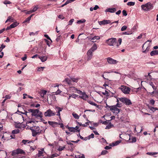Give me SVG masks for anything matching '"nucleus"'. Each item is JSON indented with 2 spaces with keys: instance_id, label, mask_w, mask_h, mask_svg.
<instances>
[{
  "instance_id": "obj_51",
  "label": "nucleus",
  "mask_w": 158,
  "mask_h": 158,
  "mask_svg": "<svg viewBox=\"0 0 158 158\" xmlns=\"http://www.w3.org/2000/svg\"><path fill=\"white\" fill-rule=\"evenodd\" d=\"M79 127L78 126H76L75 127H74L75 129V130L77 131V132H79L80 131V129H78Z\"/></svg>"
},
{
  "instance_id": "obj_35",
  "label": "nucleus",
  "mask_w": 158,
  "mask_h": 158,
  "mask_svg": "<svg viewBox=\"0 0 158 158\" xmlns=\"http://www.w3.org/2000/svg\"><path fill=\"white\" fill-rule=\"evenodd\" d=\"M72 115L75 119H78L79 118V116L77 114L73 112L72 113Z\"/></svg>"
},
{
  "instance_id": "obj_59",
  "label": "nucleus",
  "mask_w": 158,
  "mask_h": 158,
  "mask_svg": "<svg viewBox=\"0 0 158 158\" xmlns=\"http://www.w3.org/2000/svg\"><path fill=\"white\" fill-rule=\"evenodd\" d=\"M77 158H85L84 155H80L78 156Z\"/></svg>"
},
{
  "instance_id": "obj_26",
  "label": "nucleus",
  "mask_w": 158,
  "mask_h": 158,
  "mask_svg": "<svg viewBox=\"0 0 158 158\" xmlns=\"http://www.w3.org/2000/svg\"><path fill=\"white\" fill-rule=\"evenodd\" d=\"M97 45L96 44H94L91 48L90 49L91 50L93 51V52L97 49Z\"/></svg>"
},
{
  "instance_id": "obj_23",
  "label": "nucleus",
  "mask_w": 158,
  "mask_h": 158,
  "mask_svg": "<svg viewBox=\"0 0 158 158\" xmlns=\"http://www.w3.org/2000/svg\"><path fill=\"white\" fill-rule=\"evenodd\" d=\"M64 81L66 82L69 85H72V81L70 78H66Z\"/></svg>"
},
{
  "instance_id": "obj_25",
  "label": "nucleus",
  "mask_w": 158,
  "mask_h": 158,
  "mask_svg": "<svg viewBox=\"0 0 158 158\" xmlns=\"http://www.w3.org/2000/svg\"><path fill=\"white\" fill-rule=\"evenodd\" d=\"M88 102L91 105L95 106L97 107V108H99V106L98 105L96 104L94 102L91 101H88Z\"/></svg>"
},
{
  "instance_id": "obj_16",
  "label": "nucleus",
  "mask_w": 158,
  "mask_h": 158,
  "mask_svg": "<svg viewBox=\"0 0 158 158\" xmlns=\"http://www.w3.org/2000/svg\"><path fill=\"white\" fill-rule=\"evenodd\" d=\"M80 97L85 100H86L88 98V96L84 92H83Z\"/></svg>"
},
{
  "instance_id": "obj_47",
  "label": "nucleus",
  "mask_w": 158,
  "mask_h": 158,
  "mask_svg": "<svg viewBox=\"0 0 158 158\" xmlns=\"http://www.w3.org/2000/svg\"><path fill=\"white\" fill-rule=\"evenodd\" d=\"M85 21L86 20L85 19H82L80 20H78L77 23H84L85 22Z\"/></svg>"
},
{
  "instance_id": "obj_57",
  "label": "nucleus",
  "mask_w": 158,
  "mask_h": 158,
  "mask_svg": "<svg viewBox=\"0 0 158 158\" xmlns=\"http://www.w3.org/2000/svg\"><path fill=\"white\" fill-rule=\"evenodd\" d=\"M59 155L56 153L53 154L51 156L52 158H53L55 157H57Z\"/></svg>"
},
{
  "instance_id": "obj_4",
  "label": "nucleus",
  "mask_w": 158,
  "mask_h": 158,
  "mask_svg": "<svg viewBox=\"0 0 158 158\" xmlns=\"http://www.w3.org/2000/svg\"><path fill=\"white\" fill-rule=\"evenodd\" d=\"M151 41L148 40L146 42L143 46V52L146 53L148 52L149 50L150 47V43H148V42H151Z\"/></svg>"
},
{
  "instance_id": "obj_22",
  "label": "nucleus",
  "mask_w": 158,
  "mask_h": 158,
  "mask_svg": "<svg viewBox=\"0 0 158 158\" xmlns=\"http://www.w3.org/2000/svg\"><path fill=\"white\" fill-rule=\"evenodd\" d=\"M87 120L88 121V122L85 123V124H82L81 123H79V122H78V124L80 126H82V127H86L88 125H89V123L90 122V121H89L88 120Z\"/></svg>"
},
{
  "instance_id": "obj_28",
  "label": "nucleus",
  "mask_w": 158,
  "mask_h": 158,
  "mask_svg": "<svg viewBox=\"0 0 158 158\" xmlns=\"http://www.w3.org/2000/svg\"><path fill=\"white\" fill-rule=\"evenodd\" d=\"M8 21L13 22H14V19L11 16H9L8 17L7 20L6 21L5 23H6Z\"/></svg>"
},
{
  "instance_id": "obj_58",
  "label": "nucleus",
  "mask_w": 158,
  "mask_h": 158,
  "mask_svg": "<svg viewBox=\"0 0 158 158\" xmlns=\"http://www.w3.org/2000/svg\"><path fill=\"white\" fill-rule=\"evenodd\" d=\"M44 40L46 42L47 44L49 46H50V43L46 39H44Z\"/></svg>"
},
{
  "instance_id": "obj_44",
  "label": "nucleus",
  "mask_w": 158,
  "mask_h": 158,
  "mask_svg": "<svg viewBox=\"0 0 158 158\" xmlns=\"http://www.w3.org/2000/svg\"><path fill=\"white\" fill-rule=\"evenodd\" d=\"M135 3L133 2H129L127 3V5L128 6H133L135 5Z\"/></svg>"
},
{
  "instance_id": "obj_5",
  "label": "nucleus",
  "mask_w": 158,
  "mask_h": 158,
  "mask_svg": "<svg viewBox=\"0 0 158 158\" xmlns=\"http://www.w3.org/2000/svg\"><path fill=\"white\" fill-rule=\"evenodd\" d=\"M125 94H129L130 91V88L126 86L122 85L119 88Z\"/></svg>"
},
{
  "instance_id": "obj_60",
  "label": "nucleus",
  "mask_w": 158,
  "mask_h": 158,
  "mask_svg": "<svg viewBox=\"0 0 158 158\" xmlns=\"http://www.w3.org/2000/svg\"><path fill=\"white\" fill-rule=\"evenodd\" d=\"M58 126L60 125L61 128L64 127V125L62 123H58Z\"/></svg>"
},
{
  "instance_id": "obj_40",
  "label": "nucleus",
  "mask_w": 158,
  "mask_h": 158,
  "mask_svg": "<svg viewBox=\"0 0 158 158\" xmlns=\"http://www.w3.org/2000/svg\"><path fill=\"white\" fill-rule=\"evenodd\" d=\"M65 148V146H64L63 147L60 146L58 149V150L59 151H61L63 150Z\"/></svg>"
},
{
  "instance_id": "obj_61",
  "label": "nucleus",
  "mask_w": 158,
  "mask_h": 158,
  "mask_svg": "<svg viewBox=\"0 0 158 158\" xmlns=\"http://www.w3.org/2000/svg\"><path fill=\"white\" fill-rule=\"evenodd\" d=\"M78 96L77 95L75 94H73L72 95H71V97L74 98H76Z\"/></svg>"
},
{
  "instance_id": "obj_42",
  "label": "nucleus",
  "mask_w": 158,
  "mask_h": 158,
  "mask_svg": "<svg viewBox=\"0 0 158 158\" xmlns=\"http://www.w3.org/2000/svg\"><path fill=\"white\" fill-rule=\"evenodd\" d=\"M44 152L43 151H38V156H43Z\"/></svg>"
},
{
  "instance_id": "obj_18",
  "label": "nucleus",
  "mask_w": 158,
  "mask_h": 158,
  "mask_svg": "<svg viewBox=\"0 0 158 158\" xmlns=\"http://www.w3.org/2000/svg\"><path fill=\"white\" fill-rule=\"evenodd\" d=\"M71 80L72 81V82H73L77 83L78 82V81L80 79V78L78 77H70Z\"/></svg>"
},
{
  "instance_id": "obj_54",
  "label": "nucleus",
  "mask_w": 158,
  "mask_h": 158,
  "mask_svg": "<svg viewBox=\"0 0 158 158\" xmlns=\"http://www.w3.org/2000/svg\"><path fill=\"white\" fill-rule=\"evenodd\" d=\"M92 57V55H87V60H90Z\"/></svg>"
},
{
  "instance_id": "obj_14",
  "label": "nucleus",
  "mask_w": 158,
  "mask_h": 158,
  "mask_svg": "<svg viewBox=\"0 0 158 158\" xmlns=\"http://www.w3.org/2000/svg\"><path fill=\"white\" fill-rule=\"evenodd\" d=\"M89 40H93L92 41V42L94 43L96 42V41L94 40V39H96L97 40H99L100 39V37L99 36H94L93 38H90V37H87Z\"/></svg>"
},
{
  "instance_id": "obj_11",
  "label": "nucleus",
  "mask_w": 158,
  "mask_h": 158,
  "mask_svg": "<svg viewBox=\"0 0 158 158\" xmlns=\"http://www.w3.org/2000/svg\"><path fill=\"white\" fill-rule=\"evenodd\" d=\"M107 61L109 64H117L118 61L116 60L113 59L110 57H108L107 58Z\"/></svg>"
},
{
  "instance_id": "obj_56",
  "label": "nucleus",
  "mask_w": 158,
  "mask_h": 158,
  "mask_svg": "<svg viewBox=\"0 0 158 158\" xmlns=\"http://www.w3.org/2000/svg\"><path fill=\"white\" fill-rule=\"evenodd\" d=\"M3 3L5 4H10L11 3V2L9 1H7L6 0Z\"/></svg>"
},
{
  "instance_id": "obj_2",
  "label": "nucleus",
  "mask_w": 158,
  "mask_h": 158,
  "mask_svg": "<svg viewBox=\"0 0 158 158\" xmlns=\"http://www.w3.org/2000/svg\"><path fill=\"white\" fill-rule=\"evenodd\" d=\"M116 40V38H112L106 40V42L109 45L113 46L115 48H118L119 45Z\"/></svg>"
},
{
  "instance_id": "obj_37",
  "label": "nucleus",
  "mask_w": 158,
  "mask_h": 158,
  "mask_svg": "<svg viewBox=\"0 0 158 158\" xmlns=\"http://www.w3.org/2000/svg\"><path fill=\"white\" fill-rule=\"evenodd\" d=\"M23 124L19 123L16 124L15 127L16 128H21L22 127Z\"/></svg>"
},
{
  "instance_id": "obj_13",
  "label": "nucleus",
  "mask_w": 158,
  "mask_h": 158,
  "mask_svg": "<svg viewBox=\"0 0 158 158\" xmlns=\"http://www.w3.org/2000/svg\"><path fill=\"white\" fill-rule=\"evenodd\" d=\"M110 23V21L109 20H104L102 21H100L99 22V24L100 25H105L106 24H107Z\"/></svg>"
},
{
  "instance_id": "obj_6",
  "label": "nucleus",
  "mask_w": 158,
  "mask_h": 158,
  "mask_svg": "<svg viewBox=\"0 0 158 158\" xmlns=\"http://www.w3.org/2000/svg\"><path fill=\"white\" fill-rule=\"evenodd\" d=\"M25 152L22 149L18 148L16 150H14L12 152L11 155L14 156L19 154H24Z\"/></svg>"
},
{
  "instance_id": "obj_9",
  "label": "nucleus",
  "mask_w": 158,
  "mask_h": 158,
  "mask_svg": "<svg viewBox=\"0 0 158 158\" xmlns=\"http://www.w3.org/2000/svg\"><path fill=\"white\" fill-rule=\"evenodd\" d=\"M120 101L127 105H131L132 103L130 100L125 98H119Z\"/></svg>"
},
{
  "instance_id": "obj_21",
  "label": "nucleus",
  "mask_w": 158,
  "mask_h": 158,
  "mask_svg": "<svg viewBox=\"0 0 158 158\" xmlns=\"http://www.w3.org/2000/svg\"><path fill=\"white\" fill-rule=\"evenodd\" d=\"M39 58L40 59L42 62H44L46 61L47 59V57L46 56H39Z\"/></svg>"
},
{
  "instance_id": "obj_3",
  "label": "nucleus",
  "mask_w": 158,
  "mask_h": 158,
  "mask_svg": "<svg viewBox=\"0 0 158 158\" xmlns=\"http://www.w3.org/2000/svg\"><path fill=\"white\" fill-rule=\"evenodd\" d=\"M141 7L142 9L145 11L150 10L153 8L152 5L150 2H148L145 5H143Z\"/></svg>"
},
{
  "instance_id": "obj_43",
  "label": "nucleus",
  "mask_w": 158,
  "mask_h": 158,
  "mask_svg": "<svg viewBox=\"0 0 158 158\" xmlns=\"http://www.w3.org/2000/svg\"><path fill=\"white\" fill-rule=\"evenodd\" d=\"M110 72H108V73H109ZM107 73V72H105L104 73V74H103L102 75V76L105 79H107V80H108V78H107L106 77H105V76H106V73Z\"/></svg>"
},
{
  "instance_id": "obj_8",
  "label": "nucleus",
  "mask_w": 158,
  "mask_h": 158,
  "mask_svg": "<svg viewBox=\"0 0 158 158\" xmlns=\"http://www.w3.org/2000/svg\"><path fill=\"white\" fill-rule=\"evenodd\" d=\"M56 114L51 109H49L47 110L44 113V115L45 117H51L55 115Z\"/></svg>"
},
{
  "instance_id": "obj_31",
  "label": "nucleus",
  "mask_w": 158,
  "mask_h": 158,
  "mask_svg": "<svg viewBox=\"0 0 158 158\" xmlns=\"http://www.w3.org/2000/svg\"><path fill=\"white\" fill-rule=\"evenodd\" d=\"M146 154L150 156H153L158 154V152H148Z\"/></svg>"
},
{
  "instance_id": "obj_55",
  "label": "nucleus",
  "mask_w": 158,
  "mask_h": 158,
  "mask_svg": "<svg viewBox=\"0 0 158 158\" xmlns=\"http://www.w3.org/2000/svg\"><path fill=\"white\" fill-rule=\"evenodd\" d=\"M44 37H46L48 39L50 40L51 41V43L52 42V41L51 39L46 34H45L44 35Z\"/></svg>"
},
{
  "instance_id": "obj_34",
  "label": "nucleus",
  "mask_w": 158,
  "mask_h": 158,
  "mask_svg": "<svg viewBox=\"0 0 158 158\" xmlns=\"http://www.w3.org/2000/svg\"><path fill=\"white\" fill-rule=\"evenodd\" d=\"M38 9V6H35L33 7V8L32 10H30V12L31 13H33V12H34L35 11H36V10H37Z\"/></svg>"
},
{
  "instance_id": "obj_45",
  "label": "nucleus",
  "mask_w": 158,
  "mask_h": 158,
  "mask_svg": "<svg viewBox=\"0 0 158 158\" xmlns=\"http://www.w3.org/2000/svg\"><path fill=\"white\" fill-rule=\"evenodd\" d=\"M127 28V27L126 26H123L121 28V31H125Z\"/></svg>"
},
{
  "instance_id": "obj_53",
  "label": "nucleus",
  "mask_w": 158,
  "mask_h": 158,
  "mask_svg": "<svg viewBox=\"0 0 158 158\" xmlns=\"http://www.w3.org/2000/svg\"><path fill=\"white\" fill-rule=\"evenodd\" d=\"M122 13L123 15L124 16H126L127 15V11L125 10H124L123 11Z\"/></svg>"
},
{
  "instance_id": "obj_39",
  "label": "nucleus",
  "mask_w": 158,
  "mask_h": 158,
  "mask_svg": "<svg viewBox=\"0 0 158 158\" xmlns=\"http://www.w3.org/2000/svg\"><path fill=\"white\" fill-rule=\"evenodd\" d=\"M19 129H15L12 131V134H17L19 133Z\"/></svg>"
},
{
  "instance_id": "obj_62",
  "label": "nucleus",
  "mask_w": 158,
  "mask_h": 158,
  "mask_svg": "<svg viewBox=\"0 0 158 158\" xmlns=\"http://www.w3.org/2000/svg\"><path fill=\"white\" fill-rule=\"evenodd\" d=\"M122 39L120 38H119L118 40V42L119 43V44H118V45H119V46L121 44V42H122Z\"/></svg>"
},
{
  "instance_id": "obj_50",
  "label": "nucleus",
  "mask_w": 158,
  "mask_h": 158,
  "mask_svg": "<svg viewBox=\"0 0 158 158\" xmlns=\"http://www.w3.org/2000/svg\"><path fill=\"white\" fill-rule=\"evenodd\" d=\"M150 110L153 112H154L155 110H157V108L151 107L150 108Z\"/></svg>"
},
{
  "instance_id": "obj_20",
  "label": "nucleus",
  "mask_w": 158,
  "mask_h": 158,
  "mask_svg": "<svg viewBox=\"0 0 158 158\" xmlns=\"http://www.w3.org/2000/svg\"><path fill=\"white\" fill-rule=\"evenodd\" d=\"M102 93L104 95L106 96L107 98L112 96V95H110V93L106 90H105V92H102Z\"/></svg>"
},
{
  "instance_id": "obj_63",
  "label": "nucleus",
  "mask_w": 158,
  "mask_h": 158,
  "mask_svg": "<svg viewBox=\"0 0 158 158\" xmlns=\"http://www.w3.org/2000/svg\"><path fill=\"white\" fill-rule=\"evenodd\" d=\"M155 101L153 99H152L150 100V103L152 105H153L155 103Z\"/></svg>"
},
{
  "instance_id": "obj_46",
  "label": "nucleus",
  "mask_w": 158,
  "mask_h": 158,
  "mask_svg": "<svg viewBox=\"0 0 158 158\" xmlns=\"http://www.w3.org/2000/svg\"><path fill=\"white\" fill-rule=\"evenodd\" d=\"M93 51L91 50L90 49L87 52V55H92V53Z\"/></svg>"
},
{
  "instance_id": "obj_49",
  "label": "nucleus",
  "mask_w": 158,
  "mask_h": 158,
  "mask_svg": "<svg viewBox=\"0 0 158 158\" xmlns=\"http://www.w3.org/2000/svg\"><path fill=\"white\" fill-rule=\"evenodd\" d=\"M74 19H71L69 21V24H68V25H71L72 24V23H73V21H74Z\"/></svg>"
},
{
  "instance_id": "obj_52",
  "label": "nucleus",
  "mask_w": 158,
  "mask_h": 158,
  "mask_svg": "<svg viewBox=\"0 0 158 158\" xmlns=\"http://www.w3.org/2000/svg\"><path fill=\"white\" fill-rule=\"evenodd\" d=\"M107 152V151L106 150H103L102 151L101 154L102 155H104L106 154Z\"/></svg>"
},
{
  "instance_id": "obj_41",
  "label": "nucleus",
  "mask_w": 158,
  "mask_h": 158,
  "mask_svg": "<svg viewBox=\"0 0 158 158\" xmlns=\"http://www.w3.org/2000/svg\"><path fill=\"white\" fill-rule=\"evenodd\" d=\"M70 90L73 91V92H75V91L77 90V89L74 87H71L70 88Z\"/></svg>"
},
{
  "instance_id": "obj_1",
  "label": "nucleus",
  "mask_w": 158,
  "mask_h": 158,
  "mask_svg": "<svg viewBox=\"0 0 158 158\" xmlns=\"http://www.w3.org/2000/svg\"><path fill=\"white\" fill-rule=\"evenodd\" d=\"M27 110L29 112L31 113V115L34 116L37 118H42L43 114L42 112L38 109H28Z\"/></svg>"
},
{
  "instance_id": "obj_64",
  "label": "nucleus",
  "mask_w": 158,
  "mask_h": 158,
  "mask_svg": "<svg viewBox=\"0 0 158 158\" xmlns=\"http://www.w3.org/2000/svg\"><path fill=\"white\" fill-rule=\"evenodd\" d=\"M131 140V142H135L136 141V139L135 137H133L132 138Z\"/></svg>"
},
{
  "instance_id": "obj_24",
  "label": "nucleus",
  "mask_w": 158,
  "mask_h": 158,
  "mask_svg": "<svg viewBox=\"0 0 158 158\" xmlns=\"http://www.w3.org/2000/svg\"><path fill=\"white\" fill-rule=\"evenodd\" d=\"M156 55H158V50H154L152 51L150 53V55L151 56H153Z\"/></svg>"
},
{
  "instance_id": "obj_19",
  "label": "nucleus",
  "mask_w": 158,
  "mask_h": 158,
  "mask_svg": "<svg viewBox=\"0 0 158 158\" xmlns=\"http://www.w3.org/2000/svg\"><path fill=\"white\" fill-rule=\"evenodd\" d=\"M116 11L115 8H109L106 10V12H108L110 13L114 12Z\"/></svg>"
},
{
  "instance_id": "obj_29",
  "label": "nucleus",
  "mask_w": 158,
  "mask_h": 158,
  "mask_svg": "<svg viewBox=\"0 0 158 158\" xmlns=\"http://www.w3.org/2000/svg\"><path fill=\"white\" fill-rule=\"evenodd\" d=\"M34 15V14H32L30 15L29 17L27 18L23 22V23H26L29 22L31 19V18Z\"/></svg>"
},
{
  "instance_id": "obj_48",
  "label": "nucleus",
  "mask_w": 158,
  "mask_h": 158,
  "mask_svg": "<svg viewBox=\"0 0 158 158\" xmlns=\"http://www.w3.org/2000/svg\"><path fill=\"white\" fill-rule=\"evenodd\" d=\"M121 142V141H116L115 143H113L114 146L117 145L119 144Z\"/></svg>"
},
{
  "instance_id": "obj_17",
  "label": "nucleus",
  "mask_w": 158,
  "mask_h": 158,
  "mask_svg": "<svg viewBox=\"0 0 158 158\" xmlns=\"http://www.w3.org/2000/svg\"><path fill=\"white\" fill-rule=\"evenodd\" d=\"M56 111H57V114H56V115L58 116H60V112L62 111L63 108H61L59 107L56 106Z\"/></svg>"
},
{
  "instance_id": "obj_7",
  "label": "nucleus",
  "mask_w": 158,
  "mask_h": 158,
  "mask_svg": "<svg viewBox=\"0 0 158 158\" xmlns=\"http://www.w3.org/2000/svg\"><path fill=\"white\" fill-rule=\"evenodd\" d=\"M110 110L115 114H118L120 110L116 106H110L109 107Z\"/></svg>"
},
{
  "instance_id": "obj_15",
  "label": "nucleus",
  "mask_w": 158,
  "mask_h": 158,
  "mask_svg": "<svg viewBox=\"0 0 158 158\" xmlns=\"http://www.w3.org/2000/svg\"><path fill=\"white\" fill-rule=\"evenodd\" d=\"M48 123L50 125L52 126L53 127H56L58 126V123L55 122L50 121L48 122Z\"/></svg>"
},
{
  "instance_id": "obj_30",
  "label": "nucleus",
  "mask_w": 158,
  "mask_h": 158,
  "mask_svg": "<svg viewBox=\"0 0 158 158\" xmlns=\"http://www.w3.org/2000/svg\"><path fill=\"white\" fill-rule=\"evenodd\" d=\"M47 91L44 90H42L40 92V95L42 97H44V95L46 94Z\"/></svg>"
},
{
  "instance_id": "obj_10",
  "label": "nucleus",
  "mask_w": 158,
  "mask_h": 158,
  "mask_svg": "<svg viewBox=\"0 0 158 158\" xmlns=\"http://www.w3.org/2000/svg\"><path fill=\"white\" fill-rule=\"evenodd\" d=\"M47 100L48 103L50 102V104H51L56 100V97L54 95H49L48 97Z\"/></svg>"
},
{
  "instance_id": "obj_27",
  "label": "nucleus",
  "mask_w": 158,
  "mask_h": 158,
  "mask_svg": "<svg viewBox=\"0 0 158 158\" xmlns=\"http://www.w3.org/2000/svg\"><path fill=\"white\" fill-rule=\"evenodd\" d=\"M18 24L19 23L17 22H14L10 25V27H11V28L15 27L18 26Z\"/></svg>"
},
{
  "instance_id": "obj_36",
  "label": "nucleus",
  "mask_w": 158,
  "mask_h": 158,
  "mask_svg": "<svg viewBox=\"0 0 158 158\" xmlns=\"http://www.w3.org/2000/svg\"><path fill=\"white\" fill-rule=\"evenodd\" d=\"M68 129L71 132H77V131L75 130V129L73 127H69Z\"/></svg>"
},
{
  "instance_id": "obj_32",
  "label": "nucleus",
  "mask_w": 158,
  "mask_h": 158,
  "mask_svg": "<svg viewBox=\"0 0 158 158\" xmlns=\"http://www.w3.org/2000/svg\"><path fill=\"white\" fill-rule=\"evenodd\" d=\"M2 139H4V140L9 139V137H7V133H6L2 137Z\"/></svg>"
},
{
  "instance_id": "obj_33",
  "label": "nucleus",
  "mask_w": 158,
  "mask_h": 158,
  "mask_svg": "<svg viewBox=\"0 0 158 158\" xmlns=\"http://www.w3.org/2000/svg\"><path fill=\"white\" fill-rule=\"evenodd\" d=\"M113 127H114L113 125L111 124V123H110L108 125L106 126L105 128L106 129H109Z\"/></svg>"
},
{
  "instance_id": "obj_12",
  "label": "nucleus",
  "mask_w": 158,
  "mask_h": 158,
  "mask_svg": "<svg viewBox=\"0 0 158 158\" xmlns=\"http://www.w3.org/2000/svg\"><path fill=\"white\" fill-rule=\"evenodd\" d=\"M32 131V135L33 136H35L37 135H39L40 134V132L39 131L30 128Z\"/></svg>"
},
{
  "instance_id": "obj_38",
  "label": "nucleus",
  "mask_w": 158,
  "mask_h": 158,
  "mask_svg": "<svg viewBox=\"0 0 158 158\" xmlns=\"http://www.w3.org/2000/svg\"><path fill=\"white\" fill-rule=\"evenodd\" d=\"M149 85L152 87L154 90H155L156 89V88L152 82H150Z\"/></svg>"
}]
</instances>
